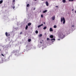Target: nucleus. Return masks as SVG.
<instances>
[{"instance_id": "obj_18", "label": "nucleus", "mask_w": 76, "mask_h": 76, "mask_svg": "<svg viewBox=\"0 0 76 76\" xmlns=\"http://www.w3.org/2000/svg\"><path fill=\"white\" fill-rule=\"evenodd\" d=\"M38 31H35V33L38 34Z\"/></svg>"}, {"instance_id": "obj_15", "label": "nucleus", "mask_w": 76, "mask_h": 76, "mask_svg": "<svg viewBox=\"0 0 76 76\" xmlns=\"http://www.w3.org/2000/svg\"><path fill=\"white\" fill-rule=\"evenodd\" d=\"M42 37V34H40L39 35V37Z\"/></svg>"}, {"instance_id": "obj_6", "label": "nucleus", "mask_w": 76, "mask_h": 76, "mask_svg": "<svg viewBox=\"0 0 76 76\" xmlns=\"http://www.w3.org/2000/svg\"><path fill=\"white\" fill-rule=\"evenodd\" d=\"M49 31H50V32H52L53 31V30H52V28H50V30H49Z\"/></svg>"}, {"instance_id": "obj_25", "label": "nucleus", "mask_w": 76, "mask_h": 76, "mask_svg": "<svg viewBox=\"0 0 76 76\" xmlns=\"http://www.w3.org/2000/svg\"><path fill=\"white\" fill-rule=\"evenodd\" d=\"M41 17L42 18H43V15H41Z\"/></svg>"}, {"instance_id": "obj_17", "label": "nucleus", "mask_w": 76, "mask_h": 76, "mask_svg": "<svg viewBox=\"0 0 76 76\" xmlns=\"http://www.w3.org/2000/svg\"><path fill=\"white\" fill-rule=\"evenodd\" d=\"M53 28H57V26H53Z\"/></svg>"}, {"instance_id": "obj_24", "label": "nucleus", "mask_w": 76, "mask_h": 76, "mask_svg": "<svg viewBox=\"0 0 76 76\" xmlns=\"http://www.w3.org/2000/svg\"><path fill=\"white\" fill-rule=\"evenodd\" d=\"M1 56H3V57L4 56V55H3L2 54H1Z\"/></svg>"}, {"instance_id": "obj_14", "label": "nucleus", "mask_w": 76, "mask_h": 76, "mask_svg": "<svg viewBox=\"0 0 76 76\" xmlns=\"http://www.w3.org/2000/svg\"><path fill=\"white\" fill-rule=\"evenodd\" d=\"M28 28V26H26V30H27V28Z\"/></svg>"}, {"instance_id": "obj_31", "label": "nucleus", "mask_w": 76, "mask_h": 76, "mask_svg": "<svg viewBox=\"0 0 76 76\" xmlns=\"http://www.w3.org/2000/svg\"><path fill=\"white\" fill-rule=\"evenodd\" d=\"M56 7H58V6H56Z\"/></svg>"}, {"instance_id": "obj_34", "label": "nucleus", "mask_w": 76, "mask_h": 76, "mask_svg": "<svg viewBox=\"0 0 76 76\" xmlns=\"http://www.w3.org/2000/svg\"><path fill=\"white\" fill-rule=\"evenodd\" d=\"M72 10V11H73V10Z\"/></svg>"}, {"instance_id": "obj_11", "label": "nucleus", "mask_w": 76, "mask_h": 76, "mask_svg": "<svg viewBox=\"0 0 76 76\" xmlns=\"http://www.w3.org/2000/svg\"><path fill=\"white\" fill-rule=\"evenodd\" d=\"M62 1L64 3H66V0H63Z\"/></svg>"}, {"instance_id": "obj_37", "label": "nucleus", "mask_w": 76, "mask_h": 76, "mask_svg": "<svg viewBox=\"0 0 76 76\" xmlns=\"http://www.w3.org/2000/svg\"><path fill=\"white\" fill-rule=\"evenodd\" d=\"M42 0V1H43V0Z\"/></svg>"}, {"instance_id": "obj_28", "label": "nucleus", "mask_w": 76, "mask_h": 76, "mask_svg": "<svg viewBox=\"0 0 76 76\" xmlns=\"http://www.w3.org/2000/svg\"><path fill=\"white\" fill-rule=\"evenodd\" d=\"M15 0H13V2H15Z\"/></svg>"}, {"instance_id": "obj_3", "label": "nucleus", "mask_w": 76, "mask_h": 76, "mask_svg": "<svg viewBox=\"0 0 76 76\" xmlns=\"http://www.w3.org/2000/svg\"><path fill=\"white\" fill-rule=\"evenodd\" d=\"M46 4L47 6H48V2L47 1H46Z\"/></svg>"}, {"instance_id": "obj_33", "label": "nucleus", "mask_w": 76, "mask_h": 76, "mask_svg": "<svg viewBox=\"0 0 76 76\" xmlns=\"http://www.w3.org/2000/svg\"><path fill=\"white\" fill-rule=\"evenodd\" d=\"M37 0H34V1H37Z\"/></svg>"}, {"instance_id": "obj_35", "label": "nucleus", "mask_w": 76, "mask_h": 76, "mask_svg": "<svg viewBox=\"0 0 76 76\" xmlns=\"http://www.w3.org/2000/svg\"><path fill=\"white\" fill-rule=\"evenodd\" d=\"M58 40H59L60 39H58Z\"/></svg>"}, {"instance_id": "obj_23", "label": "nucleus", "mask_w": 76, "mask_h": 76, "mask_svg": "<svg viewBox=\"0 0 76 76\" xmlns=\"http://www.w3.org/2000/svg\"><path fill=\"white\" fill-rule=\"evenodd\" d=\"M47 39V41H49V40H50V39H49V38H47V39Z\"/></svg>"}, {"instance_id": "obj_26", "label": "nucleus", "mask_w": 76, "mask_h": 76, "mask_svg": "<svg viewBox=\"0 0 76 76\" xmlns=\"http://www.w3.org/2000/svg\"><path fill=\"white\" fill-rule=\"evenodd\" d=\"M22 34V32H20V34Z\"/></svg>"}, {"instance_id": "obj_9", "label": "nucleus", "mask_w": 76, "mask_h": 76, "mask_svg": "<svg viewBox=\"0 0 76 76\" xmlns=\"http://www.w3.org/2000/svg\"><path fill=\"white\" fill-rule=\"evenodd\" d=\"M52 19H55V16L54 15L53 17H52Z\"/></svg>"}, {"instance_id": "obj_8", "label": "nucleus", "mask_w": 76, "mask_h": 76, "mask_svg": "<svg viewBox=\"0 0 76 76\" xmlns=\"http://www.w3.org/2000/svg\"><path fill=\"white\" fill-rule=\"evenodd\" d=\"M50 38H53V35H51V36H50Z\"/></svg>"}, {"instance_id": "obj_21", "label": "nucleus", "mask_w": 76, "mask_h": 76, "mask_svg": "<svg viewBox=\"0 0 76 76\" xmlns=\"http://www.w3.org/2000/svg\"><path fill=\"white\" fill-rule=\"evenodd\" d=\"M61 19H65L63 17H62L61 18Z\"/></svg>"}, {"instance_id": "obj_16", "label": "nucleus", "mask_w": 76, "mask_h": 76, "mask_svg": "<svg viewBox=\"0 0 76 76\" xmlns=\"http://www.w3.org/2000/svg\"><path fill=\"white\" fill-rule=\"evenodd\" d=\"M3 3V0H1L0 1V4H1Z\"/></svg>"}, {"instance_id": "obj_10", "label": "nucleus", "mask_w": 76, "mask_h": 76, "mask_svg": "<svg viewBox=\"0 0 76 76\" xmlns=\"http://www.w3.org/2000/svg\"><path fill=\"white\" fill-rule=\"evenodd\" d=\"M63 35V33H61V35H63V38H64V37H65V35Z\"/></svg>"}, {"instance_id": "obj_19", "label": "nucleus", "mask_w": 76, "mask_h": 76, "mask_svg": "<svg viewBox=\"0 0 76 76\" xmlns=\"http://www.w3.org/2000/svg\"><path fill=\"white\" fill-rule=\"evenodd\" d=\"M53 40L55 41V39H51V41H53Z\"/></svg>"}, {"instance_id": "obj_39", "label": "nucleus", "mask_w": 76, "mask_h": 76, "mask_svg": "<svg viewBox=\"0 0 76 76\" xmlns=\"http://www.w3.org/2000/svg\"><path fill=\"white\" fill-rule=\"evenodd\" d=\"M45 24V23H44V24Z\"/></svg>"}, {"instance_id": "obj_5", "label": "nucleus", "mask_w": 76, "mask_h": 76, "mask_svg": "<svg viewBox=\"0 0 76 76\" xmlns=\"http://www.w3.org/2000/svg\"><path fill=\"white\" fill-rule=\"evenodd\" d=\"M31 23H28V24H27V26H31Z\"/></svg>"}, {"instance_id": "obj_12", "label": "nucleus", "mask_w": 76, "mask_h": 76, "mask_svg": "<svg viewBox=\"0 0 76 76\" xmlns=\"http://www.w3.org/2000/svg\"><path fill=\"white\" fill-rule=\"evenodd\" d=\"M46 29V27L45 26L44 28H43V29L45 30Z\"/></svg>"}, {"instance_id": "obj_1", "label": "nucleus", "mask_w": 76, "mask_h": 76, "mask_svg": "<svg viewBox=\"0 0 76 76\" xmlns=\"http://www.w3.org/2000/svg\"><path fill=\"white\" fill-rule=\"evenodd\" d=\"M5 34L6 35V36H7V37L10 36V34L7 33V32H6V33Z\"/></svg>"}, {"instance_id": "obj_29", "label": "nucleus", "mask_w": 76, "mask_h": 76, "mask_svg": "<svg viewBox=\"0 0 76 76\" xmlns=\"http://www.w3.org/2000/svg\"><path fill=\"white\" fill-rule=\"evenodd\" d=\"M34 10H35V8H34L33 9Z\"/></svg>"}, {"instance_id": "obj_32", "label": "nucleus", "mask_w": 76, "mask_h": 76, "mask_svg": "<svg viewBox=\"0 0 76 76\" xmlns=\"http://www.w3.org/2000/svg\"><path fill=\"white\" fill-rule=\"evenodd\" d=\"M40 43L42 44V42H40Z\"/></svg>"}, {"instance_id": "obj_36", "label": "nucleus", "mask_w": 76, "mask_h": 76, "mask_svg": "<svg viewBox=\"0 0 76 76\" xmlns=\"http://www.w3.org/2000/svg\"><path fill=\"white\" fill-rule=\"evenodd\" d=\"M44 41L43 40H42V42Z\"/></svg>"}, {"instance_id": "obj_20", "label": "nucleus", "mask_w": 76, "mask_h": 76, "mask_svg": "<svg viewBox=\"0 0 76 76\" xmlns=\"http://www.w3.org/2000/svg\"><path fill=\"white\" fill-rule=\"evenodd\" d=\"M29 4H28L27 5V7H29Z\"/></svg>"}, {"instance_id": "obj_7", "label": "nucleus", "mask_w": 76, "mask_h": 76, "mask_svg": "<svg viewBox=\"0 0 76 76\" xmlns=\"http://www.w3.org/2000/svg\"><path fill=\"white\" fill-rule=\"evenodd\" d=\"M11 7L12 8H13V9H15V7L14 5H13V7H12V6H11Z\"/></svg>"}, {"instance_id": "obj_4", "label": "nucleus", "mask_w": 76, "mask_h": 76, "mask_svg": "<svg viewBox=\"0 0 76 76\" xmlns=\"http://www.w3.org/2000/svg\"><path fill=\"white\" fill-rule=\"evenodd\" d=\"M42 26H43V24H41V25L38 26V28L40 27H41Z\"/></svg>"}, {"instance_id": "obj_2", "label": "nucleus", "mask_w": 76, "mask_h": 76, "mask_svg": "<svg viewBox=\"0 0 76 76\" xmlns=\"http://www.w3.org/2000/svg\"><path fill=\"white\" fill-rule=\"evenodd\" d=\"M63 22V24H64L65 23V20L64 19H61V22Z\"/></svg>"}, {"instance_id": "obj_13", "label": "nucleus", "mask_w": 76, "mask_h": 76, "mask_svg": "<svg viewBox=\"0 0 76 76\" xmlns=\"http://www.w3.org/2000/svg\"><path fill=\"white\" fill-rule=\"evenodd\" d=\"M47 12V10H45L43 12V13H46V12Z\"/></svg>"}, {"instance_id": "obj_38", "label": "nucleus", "mask_w": 76, "mask_h": 76, "mask_svg": "<svg viewBox=\"0 0 76 76\" xmlns=\"http://www.w3.org/2000/svg\"><path fill=\"white\" fill-rule=\"evenodd\" d=\"M53 20H54V19H53Z\"/></svg>"}, {"instance_id": "obj_22", "label": "nucleus", "mask_w": 76, "mask_h": 76, "mask_svg": "<svg viewBox=\"0 0 76 76\" xmlns=\"http://www.w3.org/2000/svg\"><path fill=\"white\" fill-rule=\"evenodd\" d=\"M31 42V39H28V42Z\"/></svg>"}, {"instance_id": "obj_27", "label": "nucleus", "mask_w": 76, "mask_h": 76, "mask_svg": "<svg viewBox=\"0 0 76 76\" xmlns=\"http://www.w3.org/2000/svg\"><path fill=\"white\" fill-rule=\"evenodd\" d=\"M69 1H73V0H69Z\"/></svg>"}, {"instance_id": "obj_30", "label": "nucleus", "mask_w": 76, "mask_h": 76, "mask_svg": "<svg viewBox=\"0 0 76 76\" xmlns=\"http://www.w3.org/2000/svg\"><path fill=\"white\" fill-rule=\"evenodd\" d=\"M72 27H74V26L73 25L72 26Z\"/></svg>"}]
</instances>
